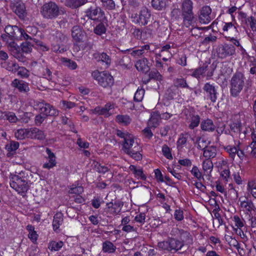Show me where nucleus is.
Returning <instances> with one entry per match:
<instances>
[{
  "mask_svg": "<svg viewBox=\"0 0 256 256\" xmlns=\"http://www.w3.org/2000/svg\"><path fill=\"white\" fill-rule=\"evenodd\" d=\"M166 0H152V5L156 10H162L166 6Z\"/></svg>",
  "mask_w": 256,
  "mask_h": 256,
  "instance_id": "nucleus-44",
  "label": "nucleus"
},
{
  "mask_svg": "<svg viewBox=\"0 0 256 256\" xmlns=\"http://www.w3.org/2000/svg\"><path fill=\"white\" fill-rule=\"evenodd\" d=\"M92 76L103 88H110L114 84L113 76L108 72L96 70L92 72Z\"/></svg>",
  "mask_w": 256,
  "mask_h": 256,
  "instance_id": "nucleus-4",
  "label": "nucleus"
},
{
  "mask_svg": "<svg viewBox=\"0 0 256 256\" xmlns=\"http://www.w3.org/2000/svg\"><path fill=\"white\" fill-rule=\"evenodd\" d=\"M116 250V246L110 241H106L102 244V251L104 252L114 253Z\"/></svg>",
  "mask_w": 256,
  "mask_h": 256,
  "instance_id": "nucleus-38",
  "label": "nucleus"
},
{
  "mask_svg": "<svg viewBox=\"0 0 256 256\" xmlns=\"http://www.w3.org/2000/svg\"><path fill=\"white\" fill-rule=\"evenodd\" d=\"M11 86L21 93L27 94L30 91L28 83L22 80L15 78L12 82Z\"/></svg>",
  "mask_w": 256,
  "mask_h": 256,
  "instance_id": "nucleus-15",
  "label": "nucleus"
},
{
  "mask_svg": "<svg viewBox=\"0 0 256 256\" xmlns=\"http://www.w3.org/2000/svg\"><path fill=\"white\" fill-rule=\"evenodd\" d=\"M87 0H66V6L71 8H78L87 2Z\"/></svg>",
  "mask_w": 256,
  "mask_h": 256,
  "instance_id": "nucleus-33",
  "label": "nucleus"
},
{
  "mask_svg": "<svg viewBox=\"0 0 256 256\" xmlns=\"http://www.w3.org/2000/svg\"><path fill=\"white\" fill-rule=\"evenodd\" d=\"M28 138L44 140L46 138L44 132L36 128H30Z\"/></svg>",
  "mask_w": 256,
  "mask_h": 256,
  "instance_id": "nucleus-21",
  "label": "nucleus"
},
{
  "mask_svg": "<svg viewBox=\"0 0 256 256\" xmlns=\"http://www.w3.org/2000/svg\"><path fill=\"white\" fill-rule=\"evenodd\" d=\"M170 249L169 252H174L181 250L184 246L182 242L174 238L169 239Z\"/></svg>",
  "mask_w": 256,
  "mask_h": 256,
  "instance_id": "nucleus-22",
  "label": "nucleus"
},
{
  "mask_svg": "<svg viewBox=\"0 0 256 256\" xmlns=\"http://www.w3.org/2000/svg\"><path fill=\"white\" fill-rule=\"evenodd\" d=\"M72 36L76 42H82L83 41L85 34L79 26H73L72 30Z\"/></svg>",
  "mask_w": 256,
  "mask_h": 256,
  "instance_id": "nucleus-19",
  "label": "nucleus"
},
{
  "mask_svg": "<svg viewBox=\"0 0 256 256\" xmlns=\"http://www.w3.org/2000/svg\"><path fill=\"white\" fill-rule=\"evenodd\" d=\"M30 176L32 175L29 176L27 172L23 171L10 174V187L18 194L24 196L32 184L30 180Z\"/></svg>",
  "mask_w": 256,
  "mask_h": 256,
  "instance_id": "nucleus-1",
  "label": "nucleus"
},
{
  "mask_svg": "<svg viewBox=\"0 0 256 256\" xmlns=\"http://www.w3.org/2000/svg\"><path fill=\"white\" fill-rule=\"evenodd\" d=\"M225 150L226 152L228 153L230 157L234 160L236 156V153L238 150L236 146H228L225 148Z\"/></svg>",
  "mask_w": 256,
  "mask_h": 256,
  "instance_id": "nucleus-62",
  "label": "nucleus"
},
{
  "mask_svg": "<svg viewBox=\"0 0 256 256\" xmlns=\"http://www.w3.org/2000/svg\"><path fill=\"white\" fill-rule=\"evenodd\" d=\"M46 152L48 155V162L44 164L42 167L44 168L50 169L56 165V156L48 148H46Z\"/></svg>",
  "mask_w": 256,
  "mask_h": 256,
  "instance_id": "nucleus-20",
  "label": "nucleus"
},
{
  "mask_svg": "<svg viewBox=\"0 0 256 256\" xmlns=\"http://www.w3.org/2000/svg\"><path fill=\"white\" fill-rule=\"evenodd\" d=\"M34 108L42 114L48 116H56L58 115V110L53 106L46 102L44 100L37 101L34 102Z\"/></svg>",
  "mask_w": 256,
  "mask_h": 256,
  "instance_id": "nucleus-5",
  "label": "nucleus"
},
{
  "mask_svg": "<svg viewBox=\"0 0 256 256\" xmlns=\"http://www.w3.org/2000/svg\"><path fill=\"white\" fill-rule=\"evenodd\" d=\"M217 56L221 59L236 54V48L231 44H224L218 46L216 49Z\"/></svg>",
  "mask_w": 256,
  "mask_h": 256,
  "instance_id": "nucleus-6",
  "label": "nucleus"
},
{
  "mask_svg": "<svg viewBox=\"0 0 256 256\" xmlns=\"http://www.w3.org/2000/svg\"><path fill=\"white\" fill-rule=\"evenodd\" d=\"M18 72V75L21 78H27L29 76V71L23 66H20L18 64V68H16V72Z\"/></svg>",
  "mask_w": 256,
  "mask_h": 256,
  "instance_id": "nucleus-45",
  "label": "nucleus"
},
{
  "mask_svg": "<svg viewBox=\"0 0 256 256\" xmlns=\"http://www.w3.org/2000/svg\"><path fill=\"white\" fill-rule=\"evenodd\" d=\"M129 169L133 172L135 177L137 178L138 179H140L142 180L146 179V176L144 174L142 168L138 169L136 166L130 165L129 167Z\"/></svg>",
  "mask_w": 256,
  "mask_h": 256,
  "instance_id": "nucleus-34",
  "label": "nucleus"
},
{
  "mask_svg": "<svg viewBox=\"0 0 256 256\" xmlns=\"http://www.w3.org/2000/svg\"><path fill=\"white\" fill-rule=\"evenodd\" d=\"M240 207L241 210L249 216H250V214H252V211H255L256 210V208L253 202L247 198L243 200H240Z\"/></svg>",
  "mask_w": 256,
  "mask_h": 256,
  "instance_id": "nucleus-17",
  "label": "nucleus"
},
{
  "mask_svg": "<svg viewBox=\"0 0 256 256\" xmlns=\"http://www.w3.org/2000/svg\"><path fill=\"white\" fill-rule=\"evenodd\" d=\"M84 192V188L82 186H72L68 190L70 194H75L76 196L80 195Z\"/></svg>",
  "mask_w": 256,
  "mask_h": 256,
  "instance_id": "nucleus-52",
  "label": "nucleus"
},
{
  "mask_svg": "<svg viewBox=\"0 0 256 256\" xmlns=\"http://www.w3.org/2000/svg\"><path fill=\"white\" fill-rule=\"evenodd\" d=\"M59 38L56 44H52V50L54 52L62 53L66 52L67 49L66 44L68 41V38L62 34H59L58 36H57Z\"/></svg>",
  "mask_w": 256,
  "mask_h": 256,
  "instance_id": "nucleus-11",
  "label": "nucleus"
},
{
  "mask_svg": "<svg viewBox=\"0 0 256 256\" xmlns=\"http://www.w3.org/2000/svg\"><path fill=\"white\" fill-rule=\"evenodd\" d=\"M0 66L2 68L12 73L16 72V68H18V64L12 60L2 61L0 62Z\"/></svg>",
  "mask_w": 256,
  "mask_h": 256,
  "instance_id": "nucleus-26",
  "label": "nucleus"
},
{
  "mask_svg": "<svg viewBox=\"0 0 256 256\" xmlns=\"http://www.w3.org/2000/svg\"><path fill=\"white\" fill-rule=\"evenodd\" d=\"M94 32L97 35L100 36L106 32V28L102 22H100L94 28Z\"/></svg>",
  "mask_w": 256,
  "mask_h": 256,
  "instance_id": "nucleus-50",
  "label": "nucleus"
},
{
  "mask_svg": "<svg viewBox=\"0 0 256 256\" xmlns=\"http://www.w3.org/2000/svg\"><path fill=\"white\" fill-rule=\"evenodd\" d=\"M203 90L206 94V96L210 100L214 102L218 97V92L215 86L209 82H206L204 86Z\"/></svg>",
  "mask_w": 256,
  "mask_h": 256,
  "instance_id": "nucleus-14",
  "label": "nucleus"
},
{
  "mask_svg": "<svg viewBox=\"0 0 256 256\" xmlns=\"http://www.w3.org/2000/svg\"><path fill=\"white\" fill-rule=\"evenodd\" d=\"M115 120L118 123L124 126H128L132 122V118L127 114H118L116 116Z\"/></svg>",
  "mask_w": 256,
  "mask_h": 256,
  "instance_id": "nucleus-29",
  "label": "nucleus"
},
{
  "mask_svg": "<svg viewBox=\"0 0 256 256\" xmlns=\"http://www.w3.org/2000/svg\"><path fill=\"white\" fill-rule=\"evenodd\" d=\"M185 116L186 122L189 124L188 127L190 129L194 130L198 126L200 118L193 108L190 109L187 112H186Z\"/></svg>",
  "mask_w": 256,
  "mask_h": 256,
  "instance_id": "nucleus-7",
  "label": "nucleus"
},
{
  "mask_svg": "<svg viewBox=\"0 0 256 256\" xmlns=\"http://www.w3.org/2000/svg\"><path fill=\"white\" fill-rule=\"evenodd\" d=\"M106 208V211L108 212L110 214H118L120 210L118 211V205L116 204H114L112 202L108 203Z\"/></svg>",
  "mask_w": 256,
  "mask_h": 256,
  "instance_id": "nucleus-47",
  "label": "nucleus"
},
{
  "mask_svg": "<svg viewBox=\"0 0 256 256\" xmlns=\"http://www.w3.org/2000/svg\"><path fill=\"white\" fill-rule=\"evenodd\" d=\"M93 58L98 62H101L106 68L109 67L111 64V58L106 53L95 52L92 55Z\"/></svg>",
  "mask_w": 256,
  "mask_h": 256,
  "instance_id": "nucleus-16",
  "label": "nucleus"
},
{
  "mask_svg": "<svg viewBox=\"0 0 256 256\" xmlns=\"http://www.w3.org/2000/svg\"><path fill=\"white\" fill-rule=\"evenodd\" d=\"M62 62L64 66H67L71 70H74L77 68L76 62L71 60L63 58Z\"/></svg>",
  "mask_w": 256,
  "mask_h": 256,
  "instance_id": "nucleus-48",
  "label": "nucleus"
},
{
  "mask_svg": "<svg viewBox=\"0 0 256 256\" xmlns=\"http://www.w3.org/2000/svg\"><path fill=\"white\" fill-rule=\"evenodd\" d=\"M245 79L244 74L240 72H236L232 76L230 82L232 96L236 97L238 96L244 86Z\"/></svg>",
  "mask_w": 256,
  "mask_h": 256,
  "instance_id": "nucleus-3",
  "label": "nucleus"
},
{
  "mask_svg": "<svg viewBox=\"0 0 256 256\" xmlns=\"http://www.w3.org/2000/svg\"><path fill=\"white\" fill-rule=\"evenodd\" d=\"M63 214L61 212H57L54 216L52 222L53 228L54 231L58 229L63 222Z\"/></svg>",
  "mask_w": 256,
  "mask_h": 256,
  "instance_id": "nucleus-31",
  "label": "nucleus"
},
{
  "mask_svg": "<svg viewBox=\"0 0 256 256\" xmlns=\"http://www.w3.org/2000/svg\"><path fill=\"white\" fill-rule=\"evenodd\" d=\"M136 22L142 26L147 24L151 20L150 11L146 7H143L139 12V14L135 16Z\"/></svg>",
  "mask_w": 256,
  "mask_h": 256,
  "instance_id": "nucleus-12",
  "label": "nucleus"
},
{
  "mask_svg": "<svg viewBox=\"0 0 256 256\" xmlns=\"http://www.w3.org/2000/svg\"><path fill=\"white\" fill-rule=\"evenodd\" d=\"M160 119V115L158 112H154L148 122V126L154 128H156L159 125Z\"/></svg>",
  "mask_w": 256,
  "mask_h": 256,
  "instance_id": "nucleus-30",
  "label": "nucleus"
},
{
  "mask_svg": "<svg viewBox=\"0 0 256 256\" xmlns=\"http://www.w3.org/2000/svg\"><path fill=\"white\" fill-rule=\"evenodd\" d=\"M216 155V149L214 146H210L204 149L203 156L206 159L210 160L214 158Z\"/></svg>",
  "mask_w": 256,
  "mask_h": 256,
  "instance_id": "nucleus-32",
  "label": "nucleus"
},
{
  "mask_svg": "<svg viewBox=\"0 0 256 256\" xmlns=\"http://www.w3.org/2000/svg\"><path fill=\"white\" fill-rule=\"evenodd\" d=\"M213 163L211 160L206 159L202 164V170L208 175H210L213 169Z\"/></svg>",
  "mask_w": 256,
  "mask_h": 256,
  "instance_id": "nucleus-35",
  "label": "nucleus"
},
{
  "mask_svg": "<svg viewBox=\"0 0 256 256\" xmlns=\"http://www.w3.org/2000/svg\"><path fill=\"white\" fill-rule=\"evenodd\" d=\"M65 12V10L62 8L52 1L44 4L40 8V14L46 20H54Z\"/></svg>",
  "mask_w": 256,
  "mask_h": 256,
  "instance_id": "nucleus-2",
  "label": "nucleus"
},
{
  "mask_svg": "<svg viewBox=\"0 0 256 256\" xmlns=\"http://www.w3.org/2000/svg\"><path fill=\"white\" fill-rule=\"evenodd\" d=\"M191 174L194 177L198 178V180H200L203 178L202 172L200 171L198 168L196 166H194L190 170Z\"/></svg>",
  "mask_w": 256,
  "mask_h": 256,
  "instance_id": "nucleus-63",
  "label": "nucleus"
},
{
  "mask_svg": "<svg viewBox=\"0 0 256 256\" xmlns=\"http://www.w3.org/2000/svg\"><path fill=\"white\" fill-rule=\"evenodd\" d=\"M230 128L232 132H233L236 134H239L240 138H244L246 134V130H244L243 132H242V123L237 121L232 122L230 126Z\"/></svg>",
  "mask_w": 256,
  "mask_h": 256,
  "instance_id": "nucleus-23",
  "label": "nucleus"
},
{
  "mask_svg": "<svg viewBox=\"0 0 256 256\" xmlns=\"http://www.w3.org/2000/svg\"><path fill=\"white\" fill-rule=\"evenodd\" d=\"M148 60L146 58L138 60L135 64V66L138 70L142 72H147L150 70L148 65Z\"/></svg>",
  "mask_w": 256,
  "mask_h": 256,
  "instance_id": "nucleus-27",
  "label": "nucleus"
},
{
  "mask_svg": "<svg viewBox=\"0 0 256 256\" xmlns=\"http://www.w3.org/2000/svg\"><path fill=\"white\" fill-rule=\"evenodd\" d=\"M246 22H248L250 28L254 32H256V20L251 16L246 19Z\"/></svg>",
  "mask_w": 256,
  "mask_h": 256,
  "instance_id": "nucleus-64",
  "label": "nucleus"
},
{
  "mask_svg": "<svg viewBox=\"0 0 256 256\" xmlns=\"http://www.w3.org/2000/svg\"><path fill=\"white\" fill-rule=\"evenodd\" d=\"M224 32H229L234 36L238 34V32L236 26H234L232 22L225 23L222 28Z\"/></svg>",
  "mask_w": 256,
  "mask_h": 256,
  "instance_id": "nucleus-37",
  "label": "nucleus"
},
{
  "mask_svg": "<svg viewBox=\"0 0 256 256\" xmlns=\"http://www.w3.org/2000/svg\"><path fill=\"white\" fill-rule=\"evenodd\" d=\"M2 114H4L6 118L10 122H16L18 118L16 116L15 114L12 112H1Z\"/></svg>",
  "mask_w": 256,
  "mask_h": 256,
  "instance_id": "nucleus-54",
  "label": "nucleus"
},
{
  "mask_svg": "<svg viewBox=\"0 0 256 256\" xmlns=\"http://www.w3.org/2000/svg\"><path fill=\"white\" fill-rule=\"evenodd\" d=\"M148 76L151 80H154L160 82L163 80L162 75L157 70H152L148 74Z\"/></svg>",
  "mask_w": 256,
  "mask_h": 256,
  "instance_id": "nucleus-49",
  "label": "nucleus"
},
{
  "mask_svg": "<svg viewBox=\"0 0 256 256\" xmlns=\"http://www.w3.org/2000/svg\"><path fill=\"white\" fill-rule=\"evenodd\" d=\"M4 32L10 36V42H14V40L18 38L20 31V28L16 26L8 25L6 26Z\"/></svg>",
  "mask_w": 256,
  "mask_h": 256,
  "instance_id": "nucleus-18",
  "label": "nucleus"
},
{
  "mask_svg": "<svg viewBox=\"0 0 256 256\" xmlns=\"http://www.w3.org/2000/svg\"><path fill=\"white\" fill-rule=\"evenodd\" d=\"M214 74V70H208V65H203L197 68L194 69L192 74V76L198 79L200 78V77L206 76V80H209L210 78Z\"/></svg>",
  "mask_w": 256,
  "mask_h": 256,
  "instance_id": "nucleus-13",
  "label": "nucleus"
},
{
  "mask_svg": "<svg viewBox=\"0 0 256 256\" xmlns=\"http://www.w3.org/2000/svg\"><path fill=\"white\" fill-rule=\"evenodd\" d=\"M182 14L192 12V2L190 0H184L182 3Z\"/></svg>",
  "mask_w": 256,
  "mask_h": 256,
  "instance_id": "nucleus-39",
  "label": "nucleus"
},
{
  "mask_svg": "<svg viewBox=\"0 0 256 256\" xmlns=\"http://www.w3.org/2000/svg\"><path fill=\"white\" fill-rule=\"evenodd\" d=\"M182 16L184 19V22L187 27L191 25L194 21L193 12L182 14Z\"/></svg>",
  "mask_w": 256,
  "mask_h": 256,
  "instance_id": "nucleus-42",
  "label": "nucleus"
},
{
  "mask_svg": "<svg viewBox=\"0 0 256 256\" xmlns=\"http://www.w3.org/2000/svg\"><path fill=\"white\" fill-rule=\"evenodd\" d=\"M194 144H197L196 147L198 149L204 150V149L208 147V142L204 138H202L200 136H198L196 138Z\"/></svg>",
  "mask_w": 256,
  "mask_h": 256,
  "instance_id": "nucleus-40",
  "label": "nucleus"
},
{
  "mask_svg": "<svg viewBox=\"0 0 256 256\" xmlns=\"http://www.w3.org/2000/svg\"><path fill=\"white\" fill-rule=\"evenodd\" d=\"M86 16L92 20L98 19L97 16H102L104 14L100 8L96 6H91L86 10Z\"/></svg>",
  "mask_w": 256,
  "mask_h": 256,
  "instance_id": "nucleus-24",
  "label": "nucleus"
},
{
  "mask_svg": "<svg viewBox=\"0 0 256 256\" xmlns=\"http://www.w3.org/2000/svg\"><path fill=\"white\" fill-rule=\"evenodd\" d=\"M103 7L108 10L115 8V3L113 0H101Z\"/></svg>",
  "mask_w": 256,
  "mask_h": 256,
  "instance_id": "nucleus-56",
  "label": "nucleus"
},
{
  "mask_svg": "<svg viewBox=\"0 0 256 256\" xmlns=\"http://www.w3.org/2000/svg\"><path fill=\"white\" fill-rule=\"evenodd\" d=\"M60 104L64 109L66 110L67 108H72L76 106H78L80 104V103L78 102L76 104L71 102L62 100Z\"/></svg>",
  "mask_w": 256,
  "mask_h": 256,
  "instance_id": "nucleus-59",
  "label": "nucleus"
},
{
  "mask_svg": "<svg viewBox=\"0 0 256 256\" xmlns=\"http://www.w3.org/2000/svg\"><path fill=\"white\" fill-rule=\"evenodd\" d=\"M214 18L210 6H202L198 12V20L202 24H208Z\"/></svg>",
  "mask_w": 256,
  "mask_h": 256,
  "instance_id": "nucleus-9",
  "label": "nucleus"
},
{
  "mask_svg": "<svg viewBox=\"0 0 256 256\" xmlns=\"http://www.w3.org/2000/svg\"><path fill=\"white\" fill-rule=\"evenodd\" d=\"M187 134H181L177 141V147L178 148H182L184 145H185L187 142Z\"/></svg>",
  "mask_w": 256,
  "mask_h": 256,
  "instance_id": "nucleus-55",
  "label": "nucleus"
},
{
  "mask_svg": "<svg viewBox=\"0 0 256 256\" xmlns=\"http://www.w3.org/2000/svg\"><path fill=\"white\" fill-rule=\"evenodd\" d=\"M200 128L202 131L212 132L216 129V126L210 119L202 120L200 123Z\"/></svg>",
  "mask_w": 256,
  "mask_h": 256,
  "instance_id": "nucleus-25",
  "label": "nucleus"
},
{
  "mask_svg": "<svg viewBox=\"0 0 256 256\" xmlns=\"http://www.w3.org/2000/svg\"><path fill=\"white\" fill-rule=\"evenodd\" d=\"M174 86L176 88H190L187 84L186 80L182 77L174 79Z\"/></svg>",
  "mask_w": 256,
  "mask_h": 256,
  "instance_id": "nucleus-36",
  "label": "nucleus"
},
{
  "mask_svg": "<svg viewBox=\"0 0 256 256\" xmlns=\"http://www.w3.org/2000/svg\"><path fill=\"white\" fill-rule=\"evenodd\" d=\"M118 64L124 68H128L132 65L130 58L128 56H124L119 60Z\"/></svg>",
  "mask_w": 256,
  "mask_h": 256,
  "instance_id": "nucleus-46",
  "label": "nucleus"
},
{
  "mask_svg": "<svg viewBox=\"0 0 256 256\" xmlns=\"http://www.w3.org/2000/svg\"><path fill=\"white\" fill-rule=\"evenodd\" d=\"M63 246V242L62 241L58 242H52L50 243L48 248L51 251H58V250Z\"/></svg>",
  "mask_w": 256,
  "mask_h": 256,
  "instance_id": "nucleus-53",
  "label": "nucleus"
},
{
  "mask_svg": "<svg viewBox=\"0 0 256 256\" xmlns=\"http://www.w3.org/2000/svg\"><path fill=\"white\" fill-rule=\"evenodd\" d=\"M46 118V116L42 114V113L36 115L34 118V124L36 126H40L42 122Z\"/></svg>",
  "mask_w": 256,
  "mask_h": 256,
  "instance_id": "nucleus-61",
  "label": "nucleus"
},
{
  "mask_svg": "<svg viewBox=\"0 0 256 256\" xmlns=\"http://www.w3.org/2000/svg\"><path fill=\"white\" fill-rule=\"evenodd\" d=\"M172 46L173 44L171 46L170 44H166L162 46L158 56L160 57L162 56L172 57L173 54L174 52Z\"/></svg>",
  "mask_w": 256,
  "mask_h": 256,
  "instance_id": "nucleus-28",
  "label": "nucleus"
},
{
  "mask_svg": "<svg viewBox=\"0 0 256 256\" xmlns=\"http://www.w3.org/2000/svg\"><path fill=\"white\" fill-rule=\"evenodd\" d=\"M10 7L12 11L20 18H24L26 15V6L20 0H12Z\"/></svg>",
  "mask_w": 256,
  "mask_h": 256,
  "instance_id": "nucleus-8",
  "label": "nucleus"
},
{
  "mask_svg": "<svg viewBox=\"0 0 256 256\" xmlns=\"http://www.w3.org/2000/svg\"><path fill=\"white\" fill-rule=\"evenodd\" d=\"M206 29V28H193L190 30L192 36H194L195 38H200L202 34V30Z\"/></svg>",
  "mask_w": 256,
  "mask_h": 256,
  "instance_id": "nucleus-60",
  "label": "nucleus"
},
{
  "mask_svg": "<svg viewBox=\"0 0 256 256\" xmlns=\"http://www.w3.org/2000/svg\"><path fill=\"white\" fill-rule=\"evenodd\" d=\"M37 43L38 42H33V41H26L21 44L22 50L23 52L28 53L31 52L34 44Z\"/></svg>",
  "mask_w": 256,
  "mask_h": 256,
  "instance_id": "nucleus-43",
  "label": "nucleus"
},
{
  "mask_svg": "<svg viewBox=\"0 0 256 256\" xmlns=\"http://www.w3.org/2000/svg\"><path fill=\"white\" fill-rule=\"evenodd\" d=\"M20 32L19 33V37L21 40H24L26 41H33V42H36L35 39L32 38L31 36H28L22 28H20Z\"/></svg>",
  "mask_w": 256,
  "mask_h": 256,
  "instance_id": "nucleus-58",
  "label": "nucleus"
},
{
  "mask_svg": "<svg viewBox=\"0 0 256 256\" xmlns=\"http://www.w3.org/2000/svg\"><path fill=\"white\" fill-rule=\"evenodd\" d=\"M30 128L19 129L15 132V136L19 140H23L26 137L28 138Z\"/></svg>",
  "mask_w": 256,
  "mask_h": 256,
  "instance_id": "nucleus-41",
  "label": "nucleus"
},
{
  "mask_svg": "<svg viewBox=\"0 0 256 256\" xmlns=\"http://www.w3.org/2000/svg\"><path fill=\"white\" fill-rule=\"evenodd\" d=\"M140 147L137 142H134L132 135L128 137V138L123 142L122 150L126 154H130L134 151L136 152V150H140Z\"/></svg>",
  "mask_w": 256,
  "mask_h": 256,
  "instance_id": "nucleus-10",
  "label": "nucleus"
},
{
  "mask_svg": "<svg viewBox=\"0 0 256 256\" xmlns=\"http://www.w3.org/2000/svg\"><path fill=\"white\" fill-rule=\"evenodd\" d=\"M144 88H138L134 96V100L137 102H141L144 98Z\"/></svg>",
  "mask_w": 256,
  "mask_h": 256,
  "instance_id": "nucleus-51",
  "label": "nucleus"
},
{
  "mask_svg": "<svg viewBox=\"0 0 256 256\" xmlns=\"http://www.w3.org/2000/svg\"><path fill=\"white\" fill-rule=\"evenodd\" d=\"M94 164L96 170L99 173L105 174L109 170L108 167L101 165L98 162H94Z\"/></svg>",
  "mask_w": 256,
  "mask_h": 256,
  "instance_id": "nucleus-57",
  "label": "nucleus"
}]
</instances>
